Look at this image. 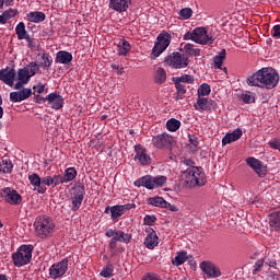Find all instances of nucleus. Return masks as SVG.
<instances>
[{
  "mask_svg": "<svg viewBox=\"0 0 280 280\" xmlns=\"http://www.w3.org/2000/svg\"><path fill=\"white\" fill-rule=\"evenodd\" d=\"M52 62H54V59H51V56H49V54L47 52L42 54V61L39 65L40 67H43V69H49Z\"/></svg>",
  "mask_w": 280,
  "mask_h": 280,
  "instance_id": "37",
  "label": "nucleus"
},
{
  "mask_svg": "<svg viewBox=\"0 0 280 280\" xmlns=\"http://www.w3.org/2000/svg\"><path fill=\"white\" fill-rule=\"evenodd\" d=\"M109 7L116 12H126L128 10V0H110Z\"/></svg>",
  "mask_w": 280,
  "mask_h": 280,
  "instance_id": "26",
  "label": "nucleus"
},
{
  "mask_svg": "<svg viewBox=\"0 0 280 280\" xmlns=\"http://www.w3.org/2000/svg\"><path fill=\"white\" fill-rule=\"evenodd\" d=\"M36 92L44 93L45 92V85L39 83L37 86L34 88Z\"/></svg>",
  "mask_w": 280,
  "mask_h": 280,
  "instance_id": "61",
  "label": "nucleus"
},
{
  "mask_svg": "<svg viewBox=\"0 0 280 280\" xmlns=\"http://www.w3.org/2000/svg\"><path fill=\"white\" fill-rule=\"evenodd\" d=\"M166 128L170 132H176L180 128V121L176 118H171L166 121Z\"/></svg>",
  "mask_w": 280,
  "mask_h": 280,
  "instance_id": "35",
  "label": "nucleus"
},
{
  "mask_svg": "<svg viewBox=\"0 0 280 280\" xmlns=\"http://www.w3.org/2000/svg\"><path fill=\"white\" fill-rule=\"evenodd\" d=\"M175 86L177 89L176 100H183V96L187 93V86L177 79H175Z\"/></svg>",
  "mask_w": 280,
  "mask_h": 280,
  "instance_id": "34",
  "label": "nucleus"
},
{
  "mask_svg": "<svg viewBox=\"0 0 280 280\" xmlns=\"http://www.w3.org/2000/svg\"><path fill=\"white\" fill-rule=\"evenodd\" d=\"M174 143V138L167 133H162L153 138V145L158 149L170 148Z\"/></svg>",
  "mask_w": 280,
  "mask_h": 280,
  "instance_id": "12",
  "label": "nucleus"
},
{
  "mask_svg": "<svg viewBox=\"0 0 280 280\" xmlns=\"http://www.w3.org/2000/svg\"><path fill=\"white\" fill-rule=\"evenodd\" d=\"M187 259H188L187 252H179L178 255L173 260V265L174 266H183V264H185V261H187Z\"/></svg>",
  "mask_w": 280,
  "mask_h": 280,
  "instance_id": "39",
  "label": "nucleus"
},
{
  "mask_svg": "<svg viewBox=\"0 0 280 280\" xmlns=\"http://www.w3.org/2000/svg\"><path fill=\"white\" fill-rule=\"evenodd\" d=\"M269 226L275 231H280V212H273L269 215Z\"/></svg>",
  "mask_w": 280,
  "mask_h": 280,
  "instance_id": "29",
  "label": "nucleus"
},
{
  "mask_svg": "<svg viewBox=\"0 0 280 280\" xmlns=\"http://www.w3.org/2000/svg\"><path fill=\"white\" fill-rule=\"evenodd\" d=\"M84 187H77L74 196L72 197V211H78L84 200Z\"/></svg>",
  "mask_w": 280,
  "mask_h": 280,
  "instance_id": "18",
  "label": "nucleus"
},
{
  "mask_svg": "<svg viewBox=\"0 0 280 280\" xmlns=\"http://www.w3.org/2000/svg\"><path fill=\"white\" fill-rule=\"evenodd\" d=\"M35 232L38 237H49L54 233L56 225L51 218L48 217H38L34 223Z\"/></svg>",
  "mask_w": 280,
  "mask_h": 280,
  "instance_id": "3",
  "label": "nucleus"
},
{
  "mask_svg": "<svg viewBox=\"0 0 280 280\" xmlns=\"http://www.w3.org/2000/svg\"><path fill=\"white\" fill-rule=\"evenodd\" d=\"M78 175V172L75 171V168L70 167L67 168L63 176V182L65 183H70V180H73V178H75V176Z\"/></svg>",
  "mask_w": 280,
  "mask_h": 280,
  "instance_id": "38",
  "label": "nucleus"
},
{
  "mask_svg": "<svg viewBox=\"0 0 280 280\" xmlns=\"http://www.w3.org/2000/svg\"><path fill=\"white\" fill-rule=\"evenodd\" d=\"M213 105V101L198 96L197 102L195 103L196 110H211V106Z\"/></svg>",
  "mask_w": 280,
  "mask_h": 280,
  "instance_id": "22",
  "label": "nucleus"
},
{
  "mask_svg": "<svg viewBox=\"0 0 280 280\" xmlns=\"http://www.w3.org/2000/svg\"><path fill=\"white\" fill-rule=\"evenodd\" d=\"M269 147L272 150H279L280 151V141L279 140H272L269 142Z\"/></svg>",
  "mask_w": 280,
  "mask_h": 280,
  "instance_id": "53",
  "label": "nucleus"
},
{
  "mask_svg": "<svg viewBox=\"0 0 280 280\" xmlns=\"http://www.w3.org/2000/svg\"><path fill=\"white\" fill-rule=\"evenodd\" d=\"M45 19H47V16L40 11L27 13V20L31 23H43V21H45Z\"/></svg>",
  "mask_w": 280,
  "mask_h": 280,
  "instance_id": "27",
  "label": "nucleus"
},
{
  "mask_svg": "<svg viewBox=\"0 0 280 280\" xmlns=\"http://www.w3.org/2000/svg\"><path fill=\"white\" fill-rule=\"evenodd\" d=\"M52 183L55 186L62 185V183H65V177L62 175H55L52 177Z\"/></svg>",
  "mask_w": 280,
  "mask_h": 280,
  "instance_id": "50",
  "label": "nucleus"
},
{
  "mask_svg": "<svg viewBox=\"0 0 280 280\" xmlns=\"http://www.w3.org/2000/svg\"><path fill=\"white\" fill-rule=\"evenodd\" d=\"M178 82H182V84H194L195 79L191 74H184L182 77L176 78Z\"/></svg>",
  "mask_w": 280,
  "mask_h": 280,
  "instance_id": "44",
  "label": "nucleus"
},
{
  "mask_svg": "<svg viewBox=\"0 0 280 280\" xmlns=\"http://www.w3.org/2000/svg\"><path fill=\"white\" fill-rule=\"evenodd\" d=\"M264 266V260H258L256 264H255V272H259L261 271V267Z\"/></svg>",
  "mask_w": 280,
  "mask_h": 280,
  "instance_id": "59",
  "label": "nucleus"
},
{
  "mask_svg": "<svg viewBox=\"0 0 280 280\" xmlns=\"http://www.w3.org/2000/svg\"><path fill=\"white\" fill-rule=\"evenodd\" d=\"M243 102H245V104H253V102H255V96L249 94H244Z\"/></svg>",
  "mask_w": 280,
  "mask_h": 280,
  "instance_id": "51",
  "label": "nucleus"
},
{
  "mask_svg": "<svg viewBox=\"0 0 280 280\" xmlns=\"http://www.w3.org/2000/svg\"><path fill=\"white\" fill-rule=\"evenodd\" d=\"M117 47H118V56H128V52L130 51V49H132L128 40H122V43L118 44Z\"/></svg>",
  "mask_w": 280,
  "mask_h": 280,
  "instance_id": "33",
  "label": "nucleus"
},
{
  "mask_svg": "<svg viewBox=\"0 0 280 280\" xmlns=\"http://www.w3.org/2000/svg\"><path fill=\"white\" fill-rule=\"evenodd\" d=\"M272 36H273L275 38H280V25H275V26H273Z\"/></svg>",
  "mask_w": 280,
  "mask_h": 280,
  "instance_id": "55",
  "label": "nucleus"
},
{
  "mask_svg": "<svg viewBox=\"0 0 280 280\" xmlns=\"http://www.w3.org/2000/svg\"><path fill=\"white\" fill-rule=\"evenodd\" d=\"M154 222H156L155 215H145L144 217V224H147V226H152V224H154Z\"/></svg>",
  "mask_w": 280,
  "mask_h": 280,
  "instance_id": "48",
  "label": "nucleus"
},
{
  "mask_svg": "<svg viewBox=\"0 0 280 280\" xmlns=\"http://www.w3.org/2000/svg\"><path fill=\"white\" fill-rule=\"evenodd\" d=\"M135 150H136L135 159H137V161L141 163V165H150V163L152 162V159L148 154V150H145V148H143L141 144L136 145Z\"/></svg>",
  "mask_w": 280,
  "mask_h": 280,
  "instance_id": "13",
  "label": "nucleus"
},
{
  "mask_svg": "<svg viewBox=\"0 0 280 280\" xmlns=\"http://www.w3.org/2000/svg\"><path fill=\"white\" fill-rule=\"evenodd\" d=\"M117 234H119V231H115V230H108L107 232H106V236L107 237H115Z\"/></svg>",
  "mask_w": 280,
  "mask_h": 280,
  "instance_id": "60",
  "label": "nucleus"
},
{
  "mask_svg": "<svg viewBox=\"0 0 280 280\" xmlns=\"http://www.w3.org/2000/svg\"><path fill=\"white\" fill-rule=\"evenodd\" d=\"M194 43L199 45H213V38L207 34L205 27L195 28L192 31Z\"/></svg>",
  "mask_w": 280,
  "mask_h": 280,
  "instance_id": "9",
  "label": "nucleus"
},
{
  "mask_svg": "<svg viewBox=\"0 0 280 280\" xmlns=\"http://www.w3.org/2000/svg\"><path fill=\"white\" fill-rule=\"evenodd\" d=\"M185 40H194V33H186L184 35Z\"/></svg>",
  "mask_w": 280,
  "mask_h": 280,
  "instance_id": "63",
  "label": "nucleus"
},
{
  "mask_svg": "<svg viewBox=\"0 0 280 280\" xmlns=\"http://www.w3.org/2000/svg\"><path fill=\"white\" fill-rule=\"evenodd\" d=\"M13 167L14 164H12V161L10 160H2L0 162V172H2V174H11Z\"/></svg>",
  "mask_w": 280,
  "mask_h": 280,
  "instance_id": "32",
  "label": "nucleus"
},
{
  "mask_svg": "<svg viewBox=\"0 0 280 280\" xmlns=\"http://www.w3.org/2000/svg\"><path fill=\"white\" fill-rule=\"evenodd\" d=\"M117 242H130V235L124 233L122 231H118V234H116L110 240L109 248H112V250H115V248H117Z\"/></svg>",
  "mask_w": 280,
  "mask_h": 280,
  "instance_id": "23",
  "label": "nucleus"
},
{
  "mask_svg": "<svg viewBox=\"0 0 280 280\" xmlns=\"http://www.w3.org/2000/svg\"><path fill=\"white\" fill-rule=\"evenodd\" d=\"M26 71H28V75L32 78L33 75H36L38 73L40 66L36 62H31L26 67H24Z\"/></svg>",
  "mask_w": 280,
  "mask_h": 280,
  "instance_id": "42",
  "label": "nucleus"
},
{
  "mask_svg": "<svg viewBox=\"0 0 280 280\" xmlns=\"http://www.w3.org/2000/svg\"><path fill=\"white\" fill-rule=\"evenodd\" d=\"M211 93V86L207 83H202L198 89V97H205Z\"/></svg>",
  "mask_w": 280,
  "mask_h": 280,
  "instance_id": "43",
  "label": "nucleus"
},
{
  "mask_svg": "<svg viewBox=\"0 0 280 280\" xmlns=\"http://www.w3.org/2000/svg\"><path fill=\"white\" fill-rule=\"evenodd\" d=\"M167 183V177L150 175L143 176L135 182L136 187H145L147 189H154L156 187H163Z\"/></svg>",
  "mask_w": 280,
  "mask_h": 280,
  "instance_id": "5",
  "label": "nucleus"
},
{
  "mask_svg": "<svg viewBox=\"0 0 280 280\" xmlns=\"http://www.w3.org/2000/svg\"><path fill=\"white\" fill-rule=\"evenodd\" d=\"M163 209H168V211H174V212L178 211V208L175 205H172L167 201H166V205H164Z\"/></svg>",
  "mask_w": 280,
  "mask_h": 280,
  "instance_id": "54",
  "label": "nucleus"
},
{
  "mask_svg": "<svg viewBox=\"0 0 280 280\" xmlns=\"http://www.w3.org/2000/svg\"><path fill=\"white\" fill-rule=\"evenodd\" d=\"M46 100L55 110H60V108H62V104H65V98L56 93L48 94Z\"/></svg>",
  "mask_w": 280,
  "mask_h": 280,
  "instance_id": "20",
  "label": "nucleus"
},
{
  "mask_svg": "<svg viewBox=\"0 0 280 280\" xmlns=\"http://www.w3.org/2000/svg\"><path fill=\"white\" fill-rule=\"evenodd\" d=\"M249 86L275 89L279 84V73L272 68H262L247 79Z\"/></svg>",
  "mask_w": 280,
  "mask_h": 280,
  "instance_id": "1",
  "label": "nucleus"
},
{
  "mask_svg": "<svg viewBox=\"0 0 280 280\" xmlns=\"http://www.w3.org/2000/svg\"><path fill=\"white\" fill-rule=\"evenodd\" d=\"M0 194L3 200H5V202L9 205H21L23 200L19 192L10 187L2 189Z\"/></svg>",
  "mask_w": 280,
  "mask_h": 280,
  "instance_id": "10",
  "label": "nucleus"
},
{
  "mask_svg": "<svg viewBox=\"0 0 280 280\" xmlns=\"http://www.w3.org/2000/svg\"><path fill=\"white\" fill-rule=\"evenodd\" d=\"M15 34L18 36V40H25L26 36H30V34H27V31L25 30V23L20 22L16 25Z\"/></svg>",
  "mask_w": 280,
  "mask_h": 280,
  "instance_id": "30",
  "label": "nucleus"
},
{
  "mask_svg": "<svg viewBox=\"0 0 280 280\" xmlns=\"http://www.w3.org/2000/svg\"><path fill=\"white\" fill-rule=\"evenodd\" d=\"M142 280H161L156 275H148Z\"/></svg>",
  "mask_w": 280,
  "mask_h": 280,
  "instance_id": "62",
  "label": "nucleus"
},
{
  "mask_svg": "<svg viewBox=\"0 0 280 280\" xmlns=\"http://www.w3.org/2000/svg\"><path fill=\"white\" fill-rule=\"evenodd\" d=\"M184 165H186V167H196V162L189 160V159H186L183 161Z\"/></svg>",
  "mask_w": 280,
  "mask_h": 280,
  "instance_id": "56",
  "label": "nucleus"
},
{
  "mask_svg": "<svg viewBox=\"0 0 280 280\" xmlns=\"http://www.w3.org/2000/svg\"><path fill=\"white\" fill-rule=\"evenodd\" d=\"M135 203H127L124 206H114L110 208L112 219L117 221L126 211H130V209H135Z\"/></svg>",
  "mask_w": 280,
  "mask_h": 280,
  "instance_id": "15",
  "label": "nucleus"
},
{
  "mask_svg": "<svg viewBox=\"0 0 280 280\" xmlns=\"http://www.w3.org/2000/svg\"><path fill=\"white\" fill-rule=\"evenodd\" d=\"M200 269L209 279H218V277H222V271L215 265L209 261L200 262Z\"/></svg>",
  "mask_w": 280,
  "mask_h": 280,
  "instance_id": "11",
  "label": "nucleus"
},
{
  "mask_svg": "<svg viewBox=\"0 0 280 280\" xmlns=\"http://www.w3.org/2000/svg\"><path fill=\"white\" fill-rule=\"evenodd\" d=\"M101 277H104L105 279L113 277V265H107L105 268H103L101 271Z\"/></svg>",
  "mask_w": 280,
  "mask_h": 280,
  "instance_id": "46",
  "label": "nucleus"
},
{
  "mask_svg": "<svg viewBox=\"0 0 280 280\" xmlns=\"http://www.w3.org/2000/svg\"><path fill=\"white\" fill-rule=\"evenodd\" d=\"M42 185H44V187H45V185L47 187H50V185H54V177H51V176L43 177L42 178Z\"/></svg>",
  "mask_w": 280,
  "mask_h": 280,
  "instance_id": "49",
  "label": "nucleus"
},
{
  "mask_svg": "<svg viewBox=\"0 0 280 280\" xmlns=\"http://www.w3.org/2000/svg\"><path fill=\"white\" fill-rule=\"evenodd\" d=\"M16 78V71L12 68L0 70V80L8 84V86H14V79Z\"/></svg>",
  "mask_w": 280,
  "mask_h": 280,
  "instance_id": "14",
  "label": "nucleus"
},
{
  "mask_svg": "<svg viewBox=\"0 0 280 280\" xmlns=\"http://www.w3.org/2000/svg\"><path fill=\"white\" fill-rule=\"evenodd\" d=\"M165 65L173 69H186L189 67V58L180 52H172L165 57Z\"/></svg>",
  "mask_w": 280,
  "mask_h": 280,
  "instance_id": "7",
  "label": "nucleus"
},
{
  "mask_svg": "<svg viewBox=\"0 0 280 280\" xmlns=\"http://www.w3.org/2000/svg\"><path fill=\"white\" fill-rule=\"evenodd\" d=\"M247 165L258 174V176L264 177L266 176L268 170L261 165V162L255 158H248L246 160Z\"/></svg>",
  "mask_w": 280,
  "mask_h": 280,
  "instance_id": "16",
  "label": "nucleus"
},
{
  "mask_svg": "<svg viewBox=\"0 0 280 280\" xmlns=\"http://www.w3.org/2000/svg\"><path fill=\"white\" fill-rule=\"evenodd\" d=\"M30 78H32V77L30 75V72L27 70H25V68L19 69L18 80L20 82H24L27 84V82H30Z\"/></svg>",
  "mask_w": 280,
  "mask_h": 280,
  "instance_id": "40",
  "label": "nucleus"
},
{
  "mask_svg": "<svg viewBox=\"0 0 280 280\" xmlns=\"http://www.w3.org/2000/svg\"><path fill=\"white\" fill-rule=\"evenodd\" d=\"M170 43H172V35L170 33H161L158 38L156 43L151 52V58L156 60L167 47H170Z\"/></svg>",
  "mask_w": 280,
  "mask_h": 280,
  "instance_id": "6",
  "label": "nucleus"
},
{
  "mask_svg": "<svg viewBox=\"0 0 280 280\" xmlns=\"http://www.w3.org/2000/svg\"><path fill=\"white\" fill-rule=\"evenodd\" d=\"M34 247L32 245H22L18 252L12 254L13 265L18 268L27 266L32 261V252Z\"/></svg>",
  "mask_w": 280,
  "mask_h": 280,
  "instance_id": "4",
  "label": "nucleus"
},
{
  "mask_svg": "<svg viewBox=\"0 0 280 280\" xmlns=\"http://www.w3.org/2000/svg\"><path fill=\"white\" fill-rule=\"evenodd\" d=\"M144 246L150 250L159 246V236L156 235V232H154V230H151V232H149V234L147 235L144 240Z\"/></svg>",
  "mask_w": 280,
  "mask_h": 280,
  "instance_id": "21",
  "label": "nucleus"
},
{
  "mask_svg": "<svg viewBox=\"0 0 280 280\" xmlns=\"http://www.w3.org/2000/svg\"><path fill=\"white\" fill-rule=\"evenodd\" d=\"M190 143L192 145V151H196L198 148V138L196 137L190 138Z\"/></svg>",
  "mask_w": 280,
  "mask_h": 280,
  "instance_id": "57",
  "label": "nucleus"
},
{
  "mask_svg": "<svg viewBox=\"0 0 280 280\" xmlns=\"http://www.w3.org/2000/svg\"><path fill=\"white\" fill-rule=\"evenodd\" d=\"M167 80V72L163 68H156L154 73V82L155 84H165Z\"/></svg>",
  "mask_w": 280,
  "mask_h": 280,
  "instance_id": "28",
  "label": "nucleus"
},
{
  "mask_svg": "<svg viewBox=\"0 0 280 280\" xmlns=\"http://www.w3.org/2000/svg\"><path fill=\"white\" fill-rule=\"evenodd\" d=\"M16 10L15 9H9L7 11H4L2 14H4V16L7 18V21H10V19L16 16Z\"/></svg>",
  "mask_w": 280,
  "mask_h": 280,
  "instance_id": "47",
  "label": "nucleus"
},
{
  "mask_svg": "<svg viewBox=\"0 0 280 280\" xmlns=\"http://www.w3.org/2000/svg\"><path fill=\"white\" fill-rule=\"evenodd\" d=\"M149 205L153 207H161L162 209L165 207L166 201L162 197H152L148 199Z\"/></svg>",
  "mask_w": 280,
  "mask_h": 280,
  "instance_id": "41",
  "label": "nucleus"
},
{
  "mask_svg": "<svg viewBox=\"0 0 280 280\" xmlns=\"http://www.w3.org/2000/svg\"><path fill=\"white\" fill-rule=\"evenodd\" d=\"M23 84H26L25 82L23 81H19L18 83L14 84V89L15 90H20V89H23Z\"/></svg>",
  "mask_w": 280,
  "mask_h": 280,
  "instance_id": "64",
  "label": "nucleus"
},
{
  "mask_svg": "<svg viewBox=\"0 0 280 280\" xmlns=\"http://www.w3.org/2000/svg\"><path fill=\"white\" fill-rule=\"evenodd\" d=\"M192 14H194V10H191V8H184L179 11V16L184 21H187V19H191Z\"/></svg>",
  "mask_w": 280,
  "mask_h": 280,
  "instance_id": "45",
  "label": "nucleus"
},
{
  "mask_svg": "<svg viewBox=\"0 0 280 280\" xmlns=\"http://www.w3.org/2000/svg\"><path fill=\"white\" fill-rule=\"evenodd\" d=\"M24 40L27 42L30 49H36V43L34 42V39H32V37H30V35L26 36Z\"/></svg>",
  "mask_w": 280,
  "mask_h": 280,
  "instance_id": "52",
  "label": "nucleus"
},
{
  "mask_svg": "<svg viewBox=\"0 0 280 280\" xmlns=\"http://www.w3.org/2000/svg\"><path fill=\"white\" fill-rule=\"evenodd\" d=\"M242 139V129H235L231 133H226L222 139V145H228V143H233Z\"/></svg>",
  "mask_w": 280,
  "mask_h": 280,
  "instance_id": "25",
  "label": "nucleus"
},
{
  "mask_svg": "<svg viewBox=\"0 0 280 280\" xmlns=\"http://www.w3.org/2000/svg\"><path fill=\"white\" fill-rule=\"evenodd\" d=\"M226 59V49H223L219 55L213 58L214 69H222L224 60Z\"/></svg>",
  "mask_w": 280,
  "mask_h": 280,
  "instance_id": "31",
  "label": "nucleus"
},
{
  "mask_svg": "<svg viewBox=\"0 0 280 280\" xmlns=\"http://www.w3.org/2000/svg\"><path fill=\"white\" fill-rule=\"evenodd\" d=\"M184 51L187 56H200V49L196 48L194 44H186L184 46Z\"/></svg>",
  "mask_w": 280,
  "mask_h": 280,
  "instance_id": "36",
  "label": "nucleus"
},
{
  "mask_svg": "<svg viewBox=\"0 0 280 280\" xmlns=\"http://www.w3.org/2000/svg\"><path fill=\"white\" fill-rule=\"evenodd\" d=\"M67 270H69V260L62 259L49 268V277L50 279H60L67 273Z\"/></svg>",
  "mask_w": 280,
  "mask_h": 280,
  "instance_id": "8",
  "label": "nucleus"
},
{
  "mask_svg": "<svg viewBox=\"0 0 280 280\" xmlns=\"http://www.w3.org/2000/svg\"><path fill=\"white\" fill-rule=\"evenodd\" d=\"M32 96V89H23L22 91L11 92L10 93V102H24Z\"/></svg>",
  "mask_w": 280,
  "mask_h": 280,
  "instance_id": "17",
  "label": "nucleus"
},
{
  "mask_svg": "<svg viewBox=\"0 0 280 280\" xmlns=\"http://www.w3.org/2000/svg\"><path fill=\"white\" fill-rule=\"evenodd\" d=\"M182 180L190 187H203L207 184V176L202 172V168L192 166L182 173Z\"/></svg>",
  "mask_w": 280,
  "mask_h": 280,
  "instance_id": "2",
  "label": "nucleus"
},
{
  "mask_svg": "<svg viewBox=\"0 0 280 280\" xmlns=\"http://www.w3.org/2000/svg\"><path fill=\"white\" fill-rule=\"evenodd\" d=\"M112 68L115 69V71H117L118 75L124 74V68L121 66L112 65Z\"/></svg>",
  "mask_w": 280,
  "mask_h": 280,
  "instance_id": "58",
  "label": "nucleus"
},
{
  "mask_svg": "<svg viewBox=\"0 0 280 280\" xmlns=\"http://www.w3.org/2000/svg\"><path fill=\"white\" fill-rule=\"evenodd\" d=\"M71 60H73V55L69 51L60 50L56 55V62L58 65H69L71 63Z\"/></svg>",
  "mask_w": 280,
  "mask_h": 280,
  "instance_id": "24",
  "label": "nucleus"
},
{
  "mask_svg": "<svg viewBox=\"0 0 280 280\" xmlns=\"http://www.w3.org/2000/svg\"><path fill=\"white\" fill-rule=\"evenodd\" d=\"M28 180L31 185L35 186L34 191H37L38 194H45V191H47V187L43 185V179H40V176H38V174L34 173L30 175Z\"/></svg>",
  "mask_w": 280,
  "mask_h": 280,
  "instance_id": "19",
  "label": "nucleus"
}]
</instances>
